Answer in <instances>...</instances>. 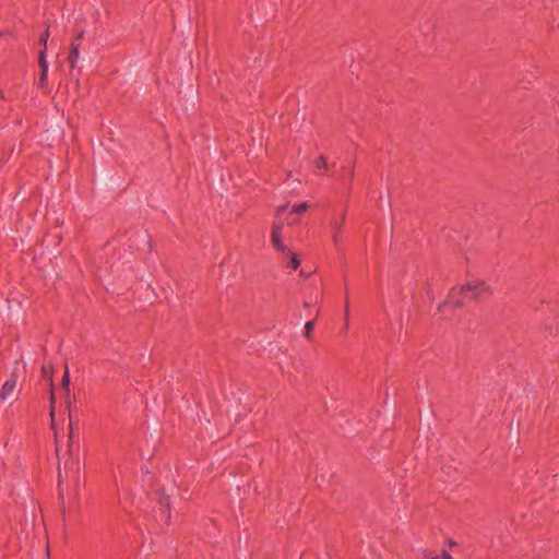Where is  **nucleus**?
<instances>
[{"instance_id":"nucleus-1","label":"nucleus","mask_w":559,"mask_h":559,"mask_svg":"<svg viewBox=\"0 0 559 559\" xmlns=\"http://www.w3.org/2000/svg\"><path fill=\"white\" fill-rule=\"evenodd\" d=\"M464 293H471V297L474 299H478L483 296V294H491L492 289L488 286L483 280H474L468 282L467 284L461 286L460 289L452 288L449 294V304H452L455 307L462 305V300L459 295Z\"/></svg>"},{"instance_id":"nucleus-2","label":"nucleus","mask_w":559,"mask_h":559,"mask_svg":"<svg viewBox=\"0 0 559 559\" xmlns=\"http://www.w3.org/2000/svg\"><path fill=\"white\" fill-rule=\"evenodd\" d=\"M282 224L280 222H275L272 225V233H271V241L272 245L276 248V250L281 252H287V247L284 245L282 240Z\"/></svg>"},{"instance_id":"nucleus-3","label":"nucleus","mask_w":559,"mask_h":559,"mask_svg":"<svg viewBox=\"0 0 559 559\" xmlns=\"http://www.w3.org/2000/svg\"><path fill=\"white\" fill-rule=\"evenodd\" d=\"M15 385H16V381L14 379L5 381L0 391V400L7 401L9 397H11V395L15 389Z\"/></svg>"},{"instance_id":"nucleus-4","label":"nucleus","mask_w":559,"mask_h":559,"mask_svg":"<svg viewBox=\"0 0 559 559\" xmlns=\"http://www.w3.org/2000/svg\"><path fill=\"white\" fill-rule=\"evenodd\" d=\"M345 221V215H342L341 219H333L331 222V228H332V239L335 243L338 242V234L342 229V225Z\"/></svg>"},{"instance_id":"nucleus-5","label":"nucleus","mask_w":559,"mask_h":559,"mask_svg":"<svg viewBox=\"0 0 559 559\" xmlns=\"http://www.w3.org/2000/svg\"><path fill=\"white\" fill-rule=\"evenodd\" d=\"M79 56H80L79 46L78 45H72L70 53H69V57H68V60H69V62H70L72 68H74L76 66V61L79 59Z\"/></svg>"},{"instance_id":"nucleus-6","label":"nucleus","mask_w":559,"mask_h":559,"mask_svg":"<svg viewBox=\"0 0 559 559\" xmlns=\"http://www.w3.org/2000/svg\"><path fill=\"white\" fill-rule=\"evenodd\" d=\"M39 67L41 69V72H44V76H47L48 63H47V60H46V52H45V50L40 51V55H39Z\"/></svg>"},{"instance_id":"nucleus-7","label":"nucleus","mask_w":559,"mask_h":559,"mask_svg":"<svg viewBox=\"0 0 559 559\" xmlns=\"http://www.w3.org/2000/svg\"><path fill=\"white\" fill-rule=\"evenodd\" d=\"M289 258H290V264H292V267L293 269H297L299 266V260L298 258L296 257L295 253L290 252L288 249H287V252H286Z\"/></svg>"},{"instance_id":"nucleus-8","label":"nucleus","mask_w":559,"mask_h":559,"mask_svg":"<svg viewBox=\"0 0 559 559\" xmlns=\"http://www.w3.org/2000/svg\"><path fill=\"white\" fill-rule=\"evenodd\" d=\"M69 383H70L69 370H68V367H66L64 374H63V378H62V388L66 391H69Z\"/></svg>"},{"instance_id":"nucleus-9","label":"nucleus","mask_w":559,"mask_h":559,"mask_svg":"<svg viewBox=\"0 0 559 559\" xmlns=\"http://www.w3.org/2000/svg\"><path fill=\"white\" fill-rule=\"evenodd\" d=\"M309 207L308 203L304 202L293 207V212L297 214L304 213Z\"/></svg>"},{"instance_id":"nucleus-10","label":"nucleus","mask_w":559,"mask_h":559,"mask_svg":"<svg viewBox=\"0 0 559 559\" xmlns=\"http://www.w3.org/2000/svg\"><path fill=\"white\" fill-rule=\"evenodd\" d=\"M53 403H55V396L51 394L50 396V417H51V427H55L53 417H55V409H53Z\"/></svg>"},{"instance_id":"nucleus-11","label":"nucleus","mask_w":559,"mask_h":559,"mask_svg":"<svg viewBox=\"0 0 559 559\" xmlns=\"http://www.w3.org/2000/svg\"><path fill=\"white\" fill-rule=\"evenodd\" d=\"M316 165L317 167H323V168H328V162L325 160V157L324 156H319V158L317 159L316 162Z\"/></svg>"},{"instance_id":"nucleus-12","label":"nucleus","mask_w":559,"mask_h":559,"mask_svg":"<svg viewBox=\"0 0 559 559\" xmlns=\"http://www.w3.org/2000/svg\"><path fill=\"white\" fill-rule=\"evenodd\" d=\"M423 559H439V556L431 552V551H428V550H424L423 551Z\"/></svg>"},{"instance_id":"nucleus-13","label":"nucleus","mask_w":559,"mask_h":559,"mask_svg":"<svg viewBox=\"0 0 559 559\" xmlns=\"http://www.w3.org/2000/svg\"><path fill=\"white\" fill-rule=\"evenodd\" d=\"M313 325H314L313 321H309V322L306 323V325H305V335L307 337L310 336V332L313 329Z\"/></svg>"},{"instance_id":"nucleus-14","label":"nucleus","mask_w":559,"mask_h":559,"mask_svg":"<svg viewBox=\"0 0 559 559\" xmlns=\"http://www.w3.org/2000/svg\"><path fill=\"white\" fill-rule=\"evenodd\" d=\"M48 37H49V32H48V31H46V32L41 35V37H40V43L44 45V49H43V50H45V51H46V46H47V39H48Z\"/></svg>"},{"instance_id":"nucleus-15","label":"nucleus","mask_w":559,"mask_h":559,"mask_svg":"<svg viewBox=\"0 0 559 559\" xmlns=\"http://www.w3.org/2000/svg\"><path fill=\"white\" fill-rule=\"evenodd\" d=\"M297 222H298V221H297V218L293 217L292 215H289V216L286 218V223H287V225H289V226H293V225L297 224Z\"/></svg>"},{"instance_id":"nucleus-16","label":"nucleus","mask_w":559,"mask_h":559,"mask_svg":"<svg viewBox=\"0 0 559 559\" xmlns=\"http://www.w3.org/2000/svg\"><path fill=\"white\" fill-rule=\"evenodd\" d=\"M286 209H287V204H284V205H282V206H280V207L277 209V211H276V216H277V218H280V217H281L282 213H283Z\"/></svg>"},{"instance_id":"nucleus-17","label":"nucleus","mask_w":559,"mask_h":559,"mask_svg":"<svg viewBox=\"0 0 559 559\" xmlns=\"http://www.w3.org/2000/svg\"><path fill=\"white\" fill-rule=\"evenodd\" d=\"M159 503H160L163 507H168V498H167V497L162 496V497L159 498Z\"/></svg>"},{"instance_id":"nucleus-18","label":"nucleus","mask_w":559,"mask_h":559,"mask_svg":"<svg viewBox=\"0 0 559 559\" xmlns=\"http://www.w3.org/2000/svg\"><path fill=\"white\" fill-rule=\"evenodd\" d=\"M439 559H453V558L449 552L442 551V554L439 556Z\"/></svg>"},{"instance_id":"nucleus-19","label":"nucleus","mask_w":559,"mask_h":559,"mask_svg":"<svg viewBox=\"0 0 559 559\" xmlns=\"http://www.w3.org/2000/svg\"><path fill=\"white\" fill-rule=\"evenodd\" d=\"M47 76H44V72H41V75H40V79H39V84L43 85L46 81Z\"/></svg>"},{"instance_id":"nucleus-20","label":"nucleus","mask_w":559,"mask_h":559,"mask_svg":"<svg viewBox=\"0 0 559 559\" xmlns=\"http://www.w3.org/2000/svg\"><path fill=\"white\" fill-rule=\"evenodd\" d=\"M449 545H450V546H455V545H456V543H455L454 540L450 539V540H449Z\"/></svg>"},{"instance_id":"nucleus-21","label":"nucleus","mask_w":559,"mask_h":559,"mask_svg":"<svg viewBox=\"0 0 559 559\" xmlns=\"http://www.w3.org/2000/svg\"><path fill=\"white\" fill-rule=\"evenodd\" d=\"M162 513H164V514H165V516H168V514H167L166 510H162Z\"/></svg>"},{"instance_id":"nucleus-22","label":"nucleus","mask_w":559,"mask_h":559,"mask_svg":"<svg viewBox=\"0 0 559 559\" xmlns=\"http://www.w3.org/2000/svg\"><path fill=\"white\" fill-rule=\"evenodd\" d=\"M43 372H44V373H46V372H47V369H46V367H45V366L43 367Z\"/></svg>"},{"instance_id":"nucleus-23","label":"nucleus","mask_w":559,"mask_h":559,"mask_svg":"<svg viewBox=\"0 0 559 559\" xmlns=\"http://www.w3.org/2000/svg\"><path fill=\"white\" fill-rule=\"evenodd\" d=\"M82 36H83V34L81 33V34L78 35V38L81 39Z\"/></svg>"},{"instance_id":"nucleus-24","label":"nucleus","mask_w":559,"mask_h":559,"mask_svg":"<svg viewBox=\"0 0 559 559\" xmlns=\"http://www.w3.org/2000/svg\"><path fill=\"white\" fill-rule=\"evenodd\" d=\"M2 97H3V95H2V93L0 92V98H2Z\"/></svg>"}]
</instances>
